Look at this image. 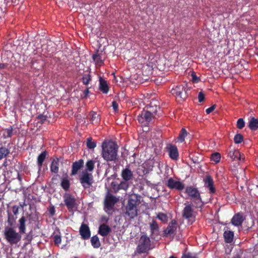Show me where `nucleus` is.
Segmentation results:
<instances>
[{
  "label": "nucleus",
  "mask_w": 258,
  "mask_h": 258,
  "mask_svg": "<svg viewBox=\"0 0 258 258\" xmlns=\"http://www.w3.org/2000/svg\"><path fill=\"white\" fill-rule=\"evenodd\" d=\"M2 200H3V198H2V196L0 195V202L2 201Z\"/></svg>",
  "instance_id": "nucleus-63"
},
{
  "label": "nucleus",
  "mask_w": 258,
  "mask_h": 258,
  "mask_svg": "<svg viewBox=\"0 0 258 258\" xmlns=\"http://www.w3.org/2000/svg\"><path fill=\"white\" fill-rule=\"evenodd\" d=\"M183 216L185 218L189 220L190 224L194 221L195 217V212L190 205L185 206L183 209Z\"/></svg>",
  "instance_id": "nucleus-8"
},
{
  "label": "nucleus",
  "mask_w": 258,
  "mask_h": 258,
  "mask_svg": "<svg viewBox=\"0 0 258 258\" xmlns=\"http://www.w3.org/2000/svg\"><path fill=\"white\" fill-rule=\"evenodd\" d=\"M245 126V122L242 118H239L237 121V127L239 129H242Z\"/></svg>",
  "instance_id": "nucleus-46"
},
{
  "label": "nucleus",
  "mask_w": 258,
  "mask_h": 258,
  "mask_svg": "<svg viewBox=\"0 0 258 258\" xmlns=\"http://www.w3.org/2000/svg\"><path fill=\"white\" fill-rule=\"evenodd\" d=\"M91 80L92 77L90 73L84 74L82 78V83L85 85H88Z\"/></svg>",
  "instance_id": "nucleus-35"
},
{
  "label": "nucleus",
  "mask_w": 258,
  "mask_h": 258,
  "mask_svg": "<svg viewBox=\"0 0 258 258\" xmlns=\"http://www.w3.org/2000/svg\"><path fill=\"white\" fill-rule=\"evenodd\" d=\"M90 120L93 124H98L100 121V115L96 112L92 111L89 113Z\"/></svg>",
  "instance_id": "nucleus-24"
},
{
  "label": "nucleus",
  "mask_w": 258,
  "mask_h": 258,
  "mask_svg": "<svg viewBox=\"0 0 258 258\" xmlns=\"http://www.w3.org/2000/svg\"><path fill=\"white\" fill-rule=\"evenodd\" d=\"M61 186L64 190L66 191L68 190L70 186V183L69 179L66 178H63L61 182Z\"/></svg>",
  "instance_id": "nucleus-36"
},
{
  "label": "nucleus",
  "mask_w": 258,
  "mask_h": 258,
  "mask_svg": "<svg viewBox=\"0 0 258 258\" xmlns=\"http://www.w3.org/2000/svg\"><path fill=\"white\" fill-rule=\"evenodd\" d=\"M118 184H116L115 182H112L111 183V186L115 192H117L119 190V187H118Z\"/></svg>",
  "instance_id": "nucleus-51"
},
{
  "label": "nucleus",
  "mask_w": 258,
  "mask_h": 258,
  "mask_svg": "<svg viewBox=\"0 0 258 258\" xmlns=\"http://www.w3.org/2000/svg\"><path fill=\"white\" fill-rule=\"evenodd\" d=\"M17 178L18 179V180L20 181H22V177H21V176L18 173V177Z\"/></svg>",
  "instance_id": "nucleus-60"
},
{
  "label": "nucleus",
  "mask_w": 258,
  "mask_h": 258,
  "mask_svg": "<svg viewBox=\"0 0 258 258\" xmlns=\"http://www.w3.org/2000/svg\"><path fill=\"white\" fill-rule=\"evenodd\" d=\"M25 205V203H20V206L21 207H24V206Z\"/></svg>",
  "instance_id": "nucleus-61"
},
{
  "label": "nucleus",
  "mask_w": 258,
  "mask_h": 258,
  "mask_svg": "<svg viewBox=\"0 0 258 258\" xmlns=\"http://www.w3.org/2000/svg\"><path fill=\"white\" fill-rule=\"evenodd\" d=\"M89 88L87 87L86 90H85L83 92V95L84 97H87L89 94Z\"/></svg>",
  "instance_id": "nucleus-57"
},
{
  "label": "nucleus",
  "mask_w": 258,
  "mask_h": 258,
  "mask_svg": "<svg viewBox=\"0 0 258 258\" xmlns=\"http://www.w3.org/2000/svg\"><path fill=\"white\" fill-rule=\"evenodd\" d=\"M121 176L124 180L128 181L129 180V168L127 166L122 170Z\"/></svg>",
  "instance_id": "nucleus-39"
},
{
  "label": "nucleus",
  "mask_w": 258,
  "mask_h": 258,
  "mask_svg": "<svg viewBox=\"0 0 258 258\" xmlns=\"http://www.w3.org/2000/svg\"><path fill=\"white\" fill-rule=\"evenodd\" d=\"M119 189H124L126 190L128 187V181L124 180L121 181L119 184L118 185Z\"/></svg>",
  "instance_id": "nucleus-42"
},
{
  "label": "nucleus",
  "mask_w": 258,
  "mask_h": 258,
  "mask_svg": "<svg viewBox=\"0 0 258 258\" xmlns=\"http://www.w3.org/2000/svg\"><path fill=\"white\" fill-rule=\"evenodd\" d=\"M243 141V137L240 134H236L234 138V141L236 144H239Z\"/></svg>",
  "instance_id": "nucleus-44"
},
{
  "label": "nucleus",
  "mask_w": 258,
  "mask_h": 258,
  "mask_svg": "<svg viewBox=\"0 0 258 258\" xmlns=\"http://www.w3.org/2000/svg\"><path fill=\"white\" fill-rule=\"evenodd\" d=\"M95 162L93 160H89L86 163V169L84 171H87V172H92L95 167Z\"/></svg>",
  "instance_id": "nucleus-33"
},
{
  "label": "nucleus",
  "mask_w": 258,
  "mask_h": 258,
  "mask_svg": "<svg viewBox=\"0 0 258 258\" xmlns=\"http://www.w3.org/2000/svg\"><path fill=\"white\" fill-rule=\"evenodd\" d=\"M48 211L49 212V215L50 216H53L55 215V208L54 207V206L53 205H51L48 209Z\"/></svg>",
  "instance_id": "nucleus-50"
},
{
  "label": "nucleus",
  "mask_w": 258,
  "mask_h": 258,
  "mask_svg": "<svg viewBox=\"0 0 258 258\" xmlns=\"http://www.w3.org/2000/svg\"><path fill=\"white\" fill-rule=\"evenodd\" d=\"M26 219L24 216H22L18 221V229L19 232L21 234H24L26 231Z\"/></svg>",
  "instance_id": "nucleus-20"
},
{
  "label": "nucleus",
  "mask_w": 258,
  "mask_h": 258,
  "mask_svg": "<svg viewBox=\"0 0 258 258\" xmlns=\"http://www.w3.org/2000/svg\"><path fill=\"white\" fill-rule=\"evenodd\" d=\"M48 155V152L46 151L42 152L37 157V165L39 168V170H41L43 162L45 160L46 156Z\"/></svg>",
  "instance_id": "nucleus-22"
},
{
  "label": "nucleus",
  "mask_w": 258,
  "mask_h": 258,
  "mask_svg": "<svg viewBox=\"0 0 258 258\" xmlns=\"http://www.w3.org/2000/svg\"><path fill=\"white\" fill-rule=\"evenodd\" d=\"M33 239V235L30 233L26 235L25 237V240H26V244H29L31 242L32 240Z\"/></svg>",
  "instance_id": "nucleus-49"
},
{
  "label": "nucleus",
  "mask_w": 258,
  "mask_h": 258,
  "mask_svg": "<svg viewBox=\"0 0 258 258\" xmlns=\"http://www.w3.org/2000/svg\"><path fill=\"white\" fill-rule=\"evenodd\" d=\"M111 232V228L105 224H102L100 225L98 233L102 236H107Z\"/></svg>",
  "instance_id": "nucleus-15"
},
{
  "label": "nucleus",
  "mask_w": 258,
  "mask_h": 258,
  "mask_svg": "<svg viewBox=\"0 0 258 258\" xmlns=\"http://www.w3.org/2000/svg\"><path fill=\"white\" fill-rule=\"evenodd\" d=\"M128 205H129V200L127 201V206H126V211L125 212V214L126 215H129V211L127 210V209Z\"/></svg>",
  "instance_id": "nucleus-59"
},
{
  "label": "nucleus",
  "mask_w": 258,
  "mask_h": 258,
  "mask_svg": "<svg viewBox=\"0 0 258 258\" xmlns=\"http://www.w3.org/2000/svg\"><path fill=\"white\" fill-rule=\"evenodd\" d=\"M58 176H59V175H58V174H56V175H54V176L52 177V180L53 181H54V180L56 179H57V177H58Z\"/></svg>",
  "instance_id": "nucleus-58"
},
{
  "label": "nucleus",
  "mask_w": 258,
  "mask_h": 258,
  "mask_svg": "<svg viewBox=\"0 0 258 258\" xmlns=\"http://www.w3.org/2000/svg\"><path fill=\"white\" fill-rule=\"evenodd\" d=\"M204 98H205V96H204V94L202 92H199V95H198L199 101L200 102H202V101H204Z\"/></svg>",
  "instance_id": "nucleus-53"
},
{
  "label": "nucleus",
  "mask_w": 258,
  "mask_h": 258,
  "mask_svg": "<svg viewBox=\"0 0 258 258\" xmlns=\"http://www.w3.org/2000/svg\"><path fill=\"white\" fill-rule=\"evenodd\" d=\"M87 146L89 149H92L96 147V144L92 141L91 138H88L87 139Z\"/></svg>",
  "instance_id": "nucleus-40"
},
{
  "label": "nucleus",
  "mask_w": 258,
  "mask_h": 258,
  "mask_svg": "<svg viewBox=\"0 0 258 258\" xmlns=\"http://www.w3.org/2000/svg\"><path fill=\"white\" fill-rule=\"evenodd\" d=\"M167 185L170 188H174L179 190H182L184 188V185L181 182L175 180L172 178L168 180Z\"/></svg>",
  "instance_id": "nucleus-10"
},
{
  "label": "nucleus",
  "mask_w": 258,
  "mask_h": 258,
  "mask_svg": "<svg viewBox=\"0 0 258 258\" xmlns=\"http://www.w3.org/2000/svg\"><path fill=\"white\" fill-rule=\"evenodd\" d=\"M177 229V222L172 220L169 224L167 228L164 230L166 235L174 234Z\"/></svg>",
  "instance_id": "nucleus-17"
},
{
  "label": "nucleus",
  "mask_w": 258,
  "mask_h": 258,
  "mask_svg": "<svg viewBox=\"0 0 258 258\" xmlns=\"http://www.w3.org/2000/svg\"><path fill=\"white\" fill-rule=\"evenodd\" d=\"M22 234L12 227H5L4 231V236L6 241L11 245H16L20 242L22 239Z\"/></svg>",
  "instance_id": "nucleus-2"
},
{
  "label": "nucleus",
  "mask_w": 258,
  "mask_h": 258,
  "mask_svg": "<svg viewBox=\"0 0 258 258\" xmlns=\"http://www.w3.org/2000/svg\"><path fill=\"white\" fill-rule=\"evenodd\" d=\"M182 258H197L195 255L190 253L183 254Z\"/></svg>",
  "instance_id": "nucleus-56"
},
{
  "label": "nucleus",
  "mask_w": 258,
  "mask_h": 258,
  "mask_svg": "<svg viewBox=\"0 0 258 258\" xmlns=\"http://www.w3.org/2000/svg\"><path fill=\"white\" fill-rule=\"evenodd\" d=\"M79 180L85 189L89 188L94 182L93 176L91 173H89L87 171H83L79 176Z\"/></svg>",
  "instance_id": "nucleus-4"
},
{
  "label": "nucleus",
  "mask_w": 258,
  "mask_h": 258,
  "mask_svg": "<svg viewBox=\"0 0 258 258\" xmlns=\"http://www.w3.org/2000/svg\"><path fill=\"white\" fill-rule=\"evenodd\" d=\"M225 241L227 243H231L233 239L234 233L230 230H226L224 233Z\"/></svg>",
  "instance_id": "nucleus-28"
},
{
  "label": "nucleus",
  "mask_w": 258,
  "mask_h": 258,
  "mask_svg": "<svg viewBox=\"0 0 258 258\" xmlns=\"http://www.w3.org/2000/svg\"><path fill=\"white\" fill-rule=\"evenodd\" d=\"M248 126L252 131H256L258 128V118H255L253 117H250Z\"/></svg>",
  "instance_id": "nucleus-27"
},
{
  "label": "nucleus",
  "mask_w": 258,
  "mask_h": 258,
  "mask_svg": "<svg viewBox=\"0 0 258 258\" xmlns=\"http://www.w3.org/2000/svg\"><path fill=\"white\" fill-rule=\"evenodd\" d=\"M99 90L104 94L108 93L109 91V87L106 81L102 79L101 77L99 78Z\"/></svg>",
  "instance_id": "nucleus-21"
},
{
  "label": "nucleus",
  "mask_w": 258,
  "mask_h": 258,
  "mask_svg": "<svg viewBox=\"0 0 258 258\" xmlns=\"http://www.w3.org/2000/svg\"><path fill=\"white\" fill-rule=\"evenodd\" d=\"M228 156L233 160L243 161L245 158L243 154L242 155L238 150L235 149H232L229 151Z\"/></svg>",
  "instance_id": "nucleus-13"
},
{
  "label": "nucleus",
  "mask_w": 258,
  "mask_h": 258,
  "mask_svg": "<svg viewBox=\"0 0 258 258\" xmlns=\"http://www.w3.org/2000/svg\"><path fill=\"white\" fill-rule=\"evenodd\" d=\"M183 86L180 85L176 86L175 88H173L171 90L170 92L173 95L175 96L181 100H184L186 97L185 94L183 93Z\"/></svg>",
  "instance_id": "nucleus-9"
},
{
  "label": "nucleus",
  "mask_w": 258,
  "mask_h": 258,
  "mask_svg": "<svg viewBox=\"0 0 258 258\" xmlns=\"http://www.w3.org/2000/svg\"><path fill=\"white\" fill-rule=\"evenodd\" d=\"M17 218V217L14 215L12 213L9 212H8L7 222L9 226V227H12L14 225Z\"/></svg>",
  "instance_id": "nucleus-30"
},
{
  "label": "nucleus",
  "mask_w": 258,
  "mask_h": 258,
  "mask_svg": "<svg viewBox=\"0 0 258 258\" xmlns=\"http://www.w3.org/2000/svg\"><path fill=\"white\" fill-rule=\"evenodd\" d=\"M192 81L194 83H198L199 81V78L194 73L191 74Z\"/></svg>",
  "instance_id": "nucleus-52"
},
{
  "label": "nucleus",
  "mask_w": 258,
  "mask_h": 258,
  "mask_svg": "<svg viewBox=\"0 0 258 258\" xmlns=\"http://www.w3.org/2000/svg\"><path fill=\"white\" fill-rule=\"evenodd\" d=\"M118 199L114 196L108 194L105 198L104 201V208L108 210H111L112 209L114 205L117 202Z\"/></svg>",
  "instance_id": "nucleus-7"
},
{
  "label": "nucleus",
  "mask_w": 258,
  "mask_h": 258,
  "mask_svg": "<svg viewBox=\"0 0 258 258\" xmlns=\"http://www.w3.org/2000/svg\"><path fill=\"white\" fill-rule=\"evenodd\" d=\"M244 218L243 216L240 214L235 215L231 219V223L235 226H240L241 225Z\"/></svg>",
  "instance_id": "nucleus-19"
},
{
  "label": "nucleus",
  "mask_w": 258,
  "mask_h": 258,
  "mask_svg": "<svg viewBox=\"0 0 258 258\" xmlns=\"http://www.w3.org/2000/svg\"><path fill=\"white\" fill-rule=\"evenodd\" d=\"M79 233L83 239H88L91 236V231L89 226L83 223L79 229Z\"/></svg>",
  "instance_id": "nucleus-11"
},
{
  "label": "nucleus",
  "mask_w": 258,
  "mask_h": 258,
  "mask_svg": "<svg viewBox=\"0 0 258 258\" xmlns=\"http://www.w3.org/2000/svg\"><path fill=\"white\" fill-rule=\"evenodd\" d=\"M54 244L59 245L61 242V237L59 235H55L53 237Z\"/></svg>",
  "instance_id": "nucleus-47"
},
{
  "label": "nucleus",
  "mask_w": 258,
  "mask_h": 258,
  "mask_svg": "<svg viewBox=\"0 0 258 258\" xmlns=\"http://www.w3.org/2000/svg\"><path fill=\"white\" fill-rule=\"evenodd\" d=\"M13 214L17 217V215L19 214L20 207L18 206L15 205L12 207Z\"/></svg>",
  "instance_id": "nucleus-48"
},
{
  "label": "nucleus",
  "mask_w": 258,
  "mask_h": 258,
  "mask_svg": "<svg viewBox=\"0 0 258 258\" xmlns=\"http://www.w3.org/2000/svg\"><path fill=\"white\" fill-rule=\"evenodd\" d=\"M4 131L3 136L5 139L11 138L13 135V127L10 126L9 127L5 129Z\"/></svg>",
  "instance_id": "nucleus-34"
},
{
  "label": "nucleus",
  "mask_w": 258,
  "mask_h": 258,
  "mask_svg": "<svg viewBox=\"0 0 258 258\" xmlns=\"http://www.w3.org/2000/svg\"><path fill=\"white\" fill-rule=\"evenodd\" d=\"M152 114L149 111L144 110L138 116V119L143 125H147L153 120Z\"/></svg>",
  "instance_id": "nucleus-5"
},
{
  "label": "nucleus",
  "mask_w": 258,
  "mask_h": 258,
  "mask_svg": "<svg viewBox=\"0 0 258 258\" xmlns=\"http://www.w3.org/2000/svg\"><path fill=\"white\" fill-rule=\"evenodd\" d=\"M37 119L39 120L41 124L43 123L47 119V116L43 114H40L37 116Z\"/></svg>",
  "instance_id": "nucleus-45"
},
{
  "label": "nucleus",
  "mask_w": 258,
  "mask_h": 258,
  "mask_svg": "<svg viewBox=\"0 0 258 258\" xmlns=\"http://www.w3.org/2000/svg\"><path fill=\"white\" fill-rule=\"evenodd\" d=\"M169 258H176V257L173 256H171Z\"/></svg>",
  "instance_id": "nucleus-64"
},
{
  "label": "nucleus",
  "mask_w": 258,
  "mask_h": 258,
  "mask_svg": "<svg viewBox=\"0 0 258 258\" xmlns=\"http://www.w3.org/2000/svg\"><path fill=\"white\" fill-rule=\"evenodd\" d=\"M4 64H0V68H3Z\"/></svg>",
  "instance_id": "nucleus-62"
},
{
  "label": "nucleus",
  "mask_w": 258,
  "mask_h": 258,
  "mask_svg": "<svg viewBox=\"0 0 258 258\" xmlns=\"http://www.w3.org/2000/svg\"><path fill=\"white\" fill-rule=\"evenodd\" d=\"M10 153V150L9 148L3 146L0 147V160L6 158Z\"/></svg>",
  "instance_id": "nucleus-32"
},
{
  "label": "nucleus",
  "mask_w": 258,
  "mask_h": 258,
  "mask_svg": "<svg viewBox=\"0 0 258 258\" xmlns=\"http://www.w3.org/2000/svg\"><path fill=\"white\" fill-rule=\"evenodd\" d=\"M205 185L209 189L211 193L215 192V188L213 187V181L210 176H207L204 179Z\"/></svg>",
  "instance_id": "nucleus-23"
},
{
  "label": "nucleus",
  "mask_w": 258,
  "mask_h": 258,
  "mask_svg": "<svg viewBox=\"0 0 258 258\" xmlns=\"http://www.w3.org/2000/svg\"><path fill=\"white\" fill-rule=\"evenodd\" d=\"M185 191L186 193L192 198L201 201L200 194L196 188L191 186L187 187L186 188Z\"/></svg>",
  "instance_id": "nucleus-16"
},
{
  "label": "nucleus",
  "mask_w": 258,
  "mask_h": 258,
  "mask_svg": "<svg viewBox=\"0 0 258 258\" xmlns=\"http://www.w3.org/2000/svg\"><path fill=\"white\" fill-rule=\"evenodd\" d=\"M92 59L95 62L96 64L98 66H101L104 64V61L102 58V54L99 53L98 51L93 54Z\"/></svg>",
  "instance_id": "nucleus-26"
},
{
  "label": "nucleus",
  "mask_w": 258,
  "mask_h": 258,
  "mask_svg": "<svg viewBox=\"0 0 258 258\" xmlns=\"http://www.w3.org/2000/svg\"><path fill=\"white\" fill-rule=\"evenodd\" d=\"M187 134V133L186 130L182 128L178 138V140L180 142H183L184 141V138L186 136Z\"/></svg>",
  "instance_id": "nucleus-41"
},
{
  "label": "nucleus",
  "mask_w": 258,
  "mask_h": 258,
  "mask_svg": "<svg viewBox=\"0 0 258 258\" xmlns=\"http://www.w3.org/2000/svg\"><path fill=\"white\" fill-rule=\"evenodd\" d=\"M112 107L115 112H117L118 111V104L116 101H113L112 102Z\"/></svg>",
  "instance_id": "nucleus-54"
},
{
  "label": "nucleus",
  "mask_w": 258,
  "mask_h": 258,
  "mask_svg": "<svg viewBox=\"0 0 258 258\" xmlns=\"http://www.w3.org/2000/svg\"><path fill=\"white\" fill-rule=\"evenodd\" d=\"M84 162L83 159H80L78 161L73 163L72 166L71 175L77 174L78 171L81 170L84 166Z\"/></svg>",
  "instance_id": "nucleus-12"
},
{
  "label": "nucleus",
  "mask_w": 258,
  "mask_h": 258,
  "mask_svg": "<svg viewBox=\"0 0 258 258\" xmlns=\"http://www.w3.org/2000/svg\"><path fill=\"white\" fill-rule=\"evenodd\" d=\"M150 228L153 232H156L158 230V225L157 222L155 221H153L150 224Z\"/></svg>",
  "instance_id": "nucleus-43"
},
{
  "label": "nucleus",
  "mask_w": 258,
  "mask_h": 258,
  "mask_svg": "<svg viewBox=\"0 0 258 258\" xmlns=\"http://www.w3.org/2000/svg\"><path fill=\"white\" fill-rule=\"evenodd\" d=\"M59 159L55 158L54 159L50 164V171L51 172L57 174L59 170Z\"/></svg>",
  "instance_id": "nucleus-25"
},
{
  "label": "nucleus",
  "mask_w": 258,
  "mask_h": 258,
  "mask_svg": "<svg viewBox=\"0 0 258 258\" xmlns=\"http://www.w3.org/2000/svg\"><path fill=\"white\" fill-rule=\"evenodd\" d=\"M221 159V155L219 153L216 152L211 155V160L215 164L219 162Z\"/></svg>",
  "instance_id": "nucleus-37"
},
{
  "label": "nucleus",
  "mask_w": 258,
  "mask_h": 258,
  "mask_svg": "<svg viewBox=\"0 0 258 258\" xmlns=\"http://www.w3.org/2000/svg\"><path fill=\"white\" fill-rule=\"evenodd\" d=\"M149 59H150L151 60L149 63L143 67V69H148V74L151 73L154 66L155 65L156 62H157V60L156 59L153 60V58H151V56L149 57Z\"/></svg>",
  "instance_id": "nucleus-29"
},
{
  "label": "nucleus",
  "mask_w": 258,
  "mask_h": 258,
  "mask_svg": "<svg viewBox=\"0 0 258 258\" xmlns=\"http://www.w3.org/2000/svg\"><path fill=\"white\" fill-rule=\"evenodd\" d=\"M215 107H216V105H214L212 106L211 107L207 108L206 110V113L207 114L210 113L211 112H212L215 109Z\"/></svg>",
  "instance_id": "nucleus-55"
},
{
  "label": "nucleus",
  "mask_w": 258,
  "mask_h": 258,
  "mask_svg": "<svg viewBox=\"0 0 258 258\" xmlns=\"http://www.w3.org/2000/svg\"><path fill=\"white\" fill-rule=\"evenodd\" d=\"M157 218L163 223H166L168 220L167 215L162 213H158L157 214Z\"/></svg>",
  "instance_id": "nucleus-38"
},
{
  "label": "nucleus",
  "mask_w": 258,
  "mask_h": 258,
  "mask_svg": "<svg viewBox=\"0 0 258 258\" xmlns=\"http://www.w3.org/2000/svg\"><path fill=\"white\" fill-rule=\"evenodd\" d=\"M151 249L150 238L146 235H142L139 240L136 252L138 253H147Z\"/></svg>",
  "instance_id": "nucleus-3"
},
{
  "label": "nucleus",
  "mask_w": 258,
  "mask_h": 258,
  "mask_svg": "<svg viewBox=\"0 0 258 258\" xmlns=\"http://www.w3.org/2000/svg\"><path fill=\"white\" fill-rule=\"evenodd\" d=\"M117 146L114 142H103L102 144V157L107 161H115L116 159Z\"/></svg>",
  "instance_id": "nucleus-1"
},
{
  "label": "nucleus",
  "mask_w": 258,
  "mask_h": 258,
  "mask_svg": "<svg viewBox=\"0 0 258 258\" xmlns=\"http://www.w3.org/2000/svg\"><path fill=\"white\" fill-rule=\"evenodd\" d=\"M169 157L173 160H175L178 156L177 148L176 146L169 145L167 147Z\"/></svg>",
  "instance_id": "nucleus-18"
},
{
  "label": "nucleus",
  "mask_w": 258,
  "mask_h": 258,
  "mask_svg": "<svg viewBox=\"0 0 258 258\" xmlns=\"http://www.w3.org/2000/svg\"><path fill=\"white\" fill-rule=\"evenodd\" d=\"M136 198L135 195H130V218H133L134 216L137 215V210L134 208L139 204V202L134 200V198Z\"/></svg>",
  "instance_id": "nucleus-14"
},
{
  "label": "nucleus",
  "mask_w": 258,
  "mask_h": 258,
  "mask_svg": "<svg viewBox=\"0 0 258 258\" xmlns=\"http://www.w3.org/2000/svg\"><path fill=\"white\" fill-rule=\"evenodd\" d=\"M91 243L92 246L95 248H98L101 245L99 238L97 235H94L91 237Z\"/></svg>",
  "instance_id": "nucleus-31"
},
{
  "label": "nucleus",
  "mask_w": 258,
  "mask_h": 258,
  "mask_svg": "<svg viewBox=\"0 0 258 258\" xmlns=\"http://www.w3.org/2000/svg\"><path fill=\"white\" fill-rule=\"evenodd\" d=\"M64 202L70 212L73 211L76 207L77 203L76 199L70 194L66 195L64 196Z\"/></svg>",
  "instance_id": "nucleus-6"
}]
</instances>
